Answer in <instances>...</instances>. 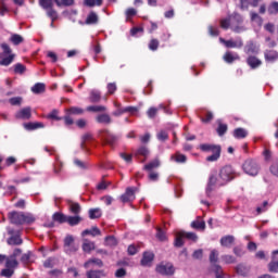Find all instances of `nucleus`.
<instances>
[{"label":"nucleus","mask_w":278,"mask_h":278,"mask_svg":"<svg viewBox=\"0 0 278 278\" xmlns=\"http://www.w3.org/2000/svg\"><path fill=\"white\" fill-rule=\"evenodd\" d=\"M237 177L238 174L235 172L232 166L226 165L222 167L218 172V187L227 186Z\"/></svg>","instance_id":"1"},{"label":"nucleus","mask_w":278,"mask_h":278,"mask_svg":"<svg viewBox=\"0 0 278 278\" xmlns=\"http://www.w3.org/2000/svg\"><path fill=\"white\" fill-rule=\"evenodd\" d=\"M200 150L205 153L212 152V155L206 156V162L213 163L220 159V154H222L220 146L203 143V144H200Z\"/></svg>","instance_id":"2"},{"label":"nucleus","mask_w":278,"mask_h":278,"mask_svg":"<svg viewBox=\"0 0 278 278\" xmlns=\"http://www.w3.org/2000/svg\"><path fill=\"white\" fill-rule=\"evenodd\" d=\"M229 17L231 22V31L240 34L247 30L244 26V18L240 13H231Z\"/></svg>","instance_id":"3"},{"label":"nucleus","mask_w":278,"mask_h":278,"mask_svg":"<svg viewBox=\"0 0 278 278\" xmlns=\"http://www.w3.org/2000/svg\"><path fill=\"white\" fill-rule=\"evenodd\" d=\"M219 257V252L216 250H212L210 254L211 269L215 273L216 278H225V273L220 265H217V261Z\"/></svg>","instance_id":"4"},{"label":"nucleus","mask_w":278,"mask_h":278,"mask_svg":"<svg viewBox=\"0 0 278 278\" xmlns=\"http://www.w3.org/2000/svg\"><path fill=\"white\" fill-rule=\"evenodd\" d=\"M18 267L17 258L8 257L5 261V268L1 270L0 275L4 278H11L15 274V269Z\"/></svg>","instance_id":"5"},{"label":"nucleus","mask_w":278,"mask_h":278,"mask_svg":"<svg viewBox=\"0 0 278 278\" xmlns=\"http://www.w3.org/2000/svg\"><path fill=\"white\" fill-rule=\"evenodd\" d=\"M155 273L163 277H172L175 275V267L170 262H161L156 265Z\"/></svg>","instance_id":"6"},{"label":"nucleus","mask_w":278,"mask_h":278,"mask_svg":"<svg viewBox=\"0 0 278 278\" xmlns=\"http://www.w3.org/2000/svg\"><path fill=\"white\" fill-rule=\"evenodd\" d=\"M242 169L249 176H256L260 172V164L255 159H248L243 162Z\"/></svg>","instance_id":"7"},{"label":"nucleus","mask_w":278,"mask_h":278,"mask_svg":"<svg viewBox=\"0 0 278 278\" xmlns=\"http://www.w3.org/2000/svg\"><path fill=\"white\" fill-rule=\"evenodd\" d=\"M99 137H101L106 146H110L112 148L116 146L119 140V136L111 132L108 129L99 130Z\"/></svg>","instance_id":"8"},{"label":"nucleus","mask_w":278,"mask_h":278,"mask_svg":"<svg viewBox=\"0 0 278 278\" xmlns=\"http://www.w3.org/2000/svg\"><path fill=\"white\" fill-rule=\"evenodd\" d=\"M78 251V247L75 244V238L71 235L63 239V252L66 255H73Z\"/></svg>","instance_id":"9"},{"label":"nucleus","mask_w":278,"mask_h":278,"mask_svg":"<svg viewBox=\"0 0 278 278\" xmlns=\"http://www.w3.org/2000/svg\"><path fill=\"white\" fill-rule=\"evenodd\" d=\"M155 254L152 251H144L143 254L141 255L140 266L150 268L153 266Z\"/></svg>","instance_id":"10"},{"label":"nucleus","mask_w":278,"mask_h":278,"mask_svg":"<svg viewBox=\"0 0 278 278\" xmlns=\"http://www.w3.org/2000/svg\"><path fill=\"white\" fill-rule=\"evenodd\" d=\"M138 191L137 187H127L125 193L122 194V203H130L136 200V192Z\"/></svg>","instance_id":"11"},{"label":"nucleus","mask_w":278,"mask_h":278,"mask_svg":"<svg viewBox=\"0 0 278 278\" xmlns=\"http://www.w3.org/2000/svg\"><path fill=\"white\" fill-rule=\"evenodd\" d=\"M8 219L11 222L12 225H17V226L23 225L24 213L17 212V211L9 212Z\"/></svg>","instance_id":"12"},{"label":"nucleus","mask_w":278,"mask_h":278,"mask_svg":"<svg viewBox=\"0 0 278 278\" xmlns=\"http://www.w3.org/2000/svg\"><path fill=\"white\" fill-rule=\"evenodd\" d=\"M215 186H219V178L216 177V173L211 174L210 179L207 180L206 190H205L207 197H211Z\"/></svg>","instance_id":"13"},{"label":"nucleus","mask_w":278,"mask_h":278,"mask_svg":"<svg viewBox=\"0 0 278 278\" xmlns=\"http://www.w3.org/2000/svg\"><path fill=\"white\" fill-rule=\"evenodd\" d=\"M8 235H11V237L8 238L7 243L9 245H22L23 244V239L18 233L15 235L14 229L8 230Z\"/></svg>","instance_id":"14"},{"label":"nucleus","mask_w":278,"mask_h":278,"mask_svg":"<svg viewBox=\"0 0 278 278\" xmlns=\"http://www.w3.org/2000/svg\"><path fill=\"white\" fill-rule=\"evenodd\" d=\"M15 117L16 119L29 121L33 117L31 109L29 106L23 108L16 113Z\"/></svg>","instance_id":"15"},{"label":"nucleus","mask_w":278,"mask_h":278,"mask_svg":"<svg viewBox=\"0 0 278 278\" xmlns=\"http://www.w3.org/2000/svg\"><path fill=\"white\" fill-rule=\"evenodd\" d=\"M23 126H24V129L26 131H35V130L45 128V123H42V122H28V123H24Z\"/></svg>","instance_id":"16"},{"label":"nucleus","mask_w":278,"mask_h":278,"mask_svg":"<svg viewBox=\"0 0 278 278\" xmlns=\"http://www.w3.org/2000/svg\"><path fill=\"white\" fill-rule=\"evenodd\" d=\"M265 62H277L278 61V52L275 49H267L264 52Z\"/></svg>","instance_id":"17"},{"label":"nucleus","mask_w":278,"mask_h":278,"mask_svg":"<svg viewBox=\"0 0 278 278\" xmlns=\"http://www.w3.org/2000/svg\"><path fill=\"white\" fill-rule=\"evenodd\" d=\"M247 64L251 70H256L262 66V60L257 59L255 55H249L247 59Z\"/></svg>","instance_id":"18"},{"label":"nucleus","mask_w":278,"mask_h":278,"mask_svg":"<svg viewBox=\"0 0 278 278\" xmlns=\"http://www.w3.org/2000/svg\"><path fill=\"white\" fill-rule=\"evenodd\" d=\"M96 122L101 125H111L112 117L108 113H101L96 116Z\"/></svg>","instance_id":"19"},{"label":"nucleus","mask_w":278,"mask_h":278,"mask_svg":"<svg viewBox=\"0 0 278 278\" xmlns=\"http://www.w3.org/2000/svg\"><path fill=\"white\" fill-rule=\"evenodd\" d=\"M15 60V54L4 55L0 53V66H10Z\"/></svg>","instance_id":"20"},{"label":"nucleus","mask_w":278,"mask_h":278,"mask_svg":"<svg viewBox=\"0 0 278 278\" xmlns=\"http://www.w3.org/2000/svg\"><path fill=\"white\" fill-rule=\"evenodd\" d=\"M170 161H174L177 164H186L187 156L179 151H176L174 154L170 155Z\"/></svg>","instance_id":"21"},{"label":"nucleus","mask_w":278,"mask_h":278,"mask_svg":"<svg viewBox=\"0 0 278 278\" xmlns=\"http://www.w3.org/2000/svg\"><path fill=\"white\" fill-rule=\"evenodd\" d=\"M235 61H240V56L238 53H232V52H225L224 54V62L228 64H232Z\"/></svg>","instance_id":"22"},{"label":"nucleus","mask_w":278,"mask_h":278,"mask_svg":"<svg viewBox=\"0 0 278 278\" xmlns=\"http://www.w3.org/2000/svg\"><path fill=\"white\" fill-rule=\"evenodd\" d=\"M68 211H71L72 214L78 215L81 213V206L77 202H73L71 200L67 201Z\"/></svg>","instance_id":"23"},{"label":"nucleus","mask_w":278,"mask_h":278,"mask_svg":"<svg viewBox=\"0 0 278 278\" xmlns=\"http://www.w3.org/2000/svg\"><path fill=\"white\" fill-rule=\"evenodd\" d=\"M235 243V237L233 236H226L222 237L219 240V244L224 248H231V245Z\"/></svg>","instance_id":"24"},{"label":"nucleus","mask_w":278,"mask_h":278,"mask_svg":"<svg viewBox=\"0 0 278 278\" xmlns=\"http://www.w3.org/2000/svg\"><path fill=\"white\" fill-rule=\"evenodd\" d=\"M68 216H66L62 212H55L52 216L54 223H59L60 225L66 224V219Z\"/></svg>","instance_id":"25"},{"label":"nucleus","mask_w":278,"mask_h":278,"mask_svg":"<svg viewBox=\"0 0 278 278\" xmlns=\"http://www.w3.org/2000/svg\"><path fill=\"white\" fill-rule=\"evenodd\" d=\"M87 278H105L106 274L104 270H88L86 273Z\"/></svg>","instance_id":"26"},{"label":"nucleus","mask_w":278,"mask_h":278,"mask_svg":"<svg viewBox=\"0 0 278 278\" xmlns=\"http://www.w3.org/2000/svg\"><path fill=\"white\" fill-rule=\"evenodd\" d=\"M83 218L81 216H67L65 224L68 226L75 227L81 223Z\"/></svg>","instance_id":"27"},{"label":"nucleus","mask_w":278,"mask_h":278,"mask_svg":"<svg viewBox=\"0 0 278 278\" xmlns=\"http://www.w3.org/2000/svg\"><path fill=\"white\" fill-rule=\"evenodd\" d=\"M85 23H86V25H96L97 23H99V15H97V13L91 11L87 15V18H86Z\"/></svg>","instance_id":"28"},{"label":"nucleus","mask_w":278,"mask_h":278,"mask_svg":"<svg viewBox=\"0 0 278 278\" xmlns=\"http://www.w3.org/2000/svg\"><path fill=\"white\" fill-rule=\"evenodd\" d=\"M160 166H161L160 160L155 159V160H153L150 163L144 165V170L154 172V169L160 168Z\"/></svg>","instance_id":"29"},{"label":"nucleus","mask_w":278,"mask_h":278,"mask_svg":"<svg viewBox=\"0 0 278 278\" xmlns=\"http://www.w3.org/2000/svg\"><path fill=\"white\" fill-rule=\"evenodd\" d=\"M67 116H81L84 114L83 108L72 106L66 110Z\"/></svg>","instance_id":"30"},{"label":"nucleus","mask_w":278,"mask_h":278,"mask_svg":"<svg viewBox=\"0 0 278 278\" xmlns=\"http://www.w3.org/2000/svg\"><path fill=\"white\" fill-rule=\"evenodd\" d=\"M92 140H93V135L90 132H86L83 136V141L80 142V149H83V151H87V142Z\"/></svg>","instance_id":"31"},{"label":"nucleus","mask_w":278,"mask_h":278,"mask_svg":"<svg viewBox=\"0 0 278 278\" xmlns=\"http://www.w3.org/2000/svg\"><path fill=\"white\" fill-rule=\"evenodd\" d=\"M58 8H71L75 4V0H54Z\"/></svg>","instance_id":"32"},{"label":"nucleus","mask_w":278,"mask_h":278,"mask_svg":"<svg viewBox=\"0 0 278 278\" xmlns=\"http://www.w3.org/2000/svg\"><path fill=\"white\" fill-rule=\"evenodd\" d=\"M247 136H248V131L242 127H238L233 130V137L236 139H245Z\"/></svg>","instance_id":"33"},{"label":"nucleus","mask_w":278,"mask_h":278,"mask_svg":"<svg viewBox=\"0 0 278 278\" xmlns=\"http://www.w3.org/2000/svg\"><path fill=\"white\" fill-rule=\"evenodd\" d=\"M46 91L45 83H36L35 86L31 87V92L35 94H40Z\"/></svg>","instance_id":"34"},{"label":"nucleus","mask_w":278,"mask_h":278,"mask_svg":"<svg viewBox=\"0 0 278 278\" xmlns=\"http://www.w3.org/2000/svg\"><path fill=\"white\" fill-rule=\"evenodd\" d=\"M86 111L92 113H102L108 111V108L103 105H90L86 108Z\"/></svg>","instance_id":"35"},{"label":"nucleus","mask_w":278,"mask_h":278,"mask_svg":"<svg viewBox=\"0 0 278 278\" xmlns=\"http://www.w3.org/2000/svg\"><path fill=\"white\" fill-rule=\"evenodd\" d=\"M90 235L92 237L101 236V230L97 226H92L91 229H86L83 231V236Z\"/></svg>","instance_id":"36"},{"label":"nucleus","mask_w":278,"mask_h":278,"mask_svg":"<svg viewBox=\"0 0 278 278\" xmlns=\"http://www.w3.org/2000/svg\"><path fill=\"white\" fill-rule=\"evenodd\" d=\"M62 170H63V162L60 161L59 156H55V162L53 165V173H54V175H60V173H62Z\"/></svg>","instance_id":"37"},{"label":"nucleus","mask_w":278,"mask_h":278,"mask_svg":"<svg viewBox=\"0 0 278 278\" xmlns=\"http://www.w3.org/2000/svg\"><path fill=\"white\" fill-rule=\"evenodd\" d=\"M150 155V151H149V148L144 147V146H141L137 152H135V156H143L144 160L148 159V156Z\"/></svg>","instance_id":"38"},{"label":"nucleus","mask_w":278,"mask_h":278,"mask_svg":"<svg viewBox=\"0 0 278 278\" xmlns=\"http://www.w3.org/2000/svg\"><path fill=\"white\" fill-rule=\"evenodd\" d=\"M101 216H102V211L99 207L89 210V218L91 220L99 219L101 218Z\"/></svg>","instance_id":"39"},{"label":"nucleus","mask_w":278,"mask_h":278,"mask_svg":"<svg viewBox=\"0 0 278 278\" xmlns=\"http://www.w3.org/2000/svg\"><path fill=\"white\" fill-rule=\"evenodd\" d=\"M92 264L97 265L99 268L103 266V262L100 258H91L85 262L84 267L88 269Z\"/></svg>","instance_id":"40"},{"label":"nucleus","mask_w":278,"mask_h":278,"mask_svg":"<svg viewBox=\"0 0 278 278\" xmlns=\"http://www.w3.org/2000/svg\"><path fill=\"white\" fill-rule=\"evenodd\" d=\"M27 71V67H25L22 63H16L13 65V72L16 75H23Z\"/></svg>","instance_id":"41"},{"label":"nucleus","mask_w":278,"mask_h":278,"mask_svg":"<svg viewBox=\"0 0 278 278\" xmlns=\"http://www.w3.org/2000/svg\"><path fill=\"white\" fill-rule=\"evenodd\" d=\"M184 239L191 240L192 242L198 241V236L195 232H187V231H180L179 232Z\"/></svg>","instance_id":"42"},{"label":"nucleus","mask_w":278,"mask_h":278,"mask_svg":"<svg viewBox=\"0 0 278 278\" xmlns=\"http://www.w3.org/2000/svg\"><path fill=\"white\" fill-rule=\"evenodd\" d=\"M89 101L91 103H99L101 101V92L92 90L90 92Z\"/></svg>","instance_id":"43"},{"label":"nucleus","mask_w":278,"mask_h":278,"mask_svg":"<svg viewBox=\"0 0 278 278\" xmlns=\"http://www.w3.org/2000/svg\"><path fill=\"white\" fill-rule=\"evenodd\" d=\"M267 268L269 269V273L278 274V261L275 260V256H273V261L267 265Z\"/></svg>","instance_id":"44"},{"label":"nucleus","mask_w":278,"mask_h":278,"mask_svg":"<svg viewBox=\"0 0 278 278\" xmlns=\"http://www.w3.org/2000/svg\"><path fill=\"white\" fill-rule=\"evenodd\" d=\"M219 27H222L224 30H228L229 28L231 29V20L228 15V18H222L219 21Z\"/></svg>","instance_id":"45"},{"label":"nucleus","mask_w":278,"mask_h":278,"mask_svg":"<svg viewBox=\"0 0 278 278\" xmlns=\"http://www.w3.org/2000/svg\"><path fill=\"white\" fill-rule=\"evenodd\" d=\"M53 2L54 0H38V4H40V8L43 10L53 9Z\"/></svg>","instance_id":"46"},{"label":"nucleus","mask_w":278,"mask_h":278,"mask_svg":"<svg viewBox=\"0 0 278 278\" xmlns=\"http://www.w3.org/2000/svg\"><path fill=\"white\" fill-rule=\"evenodd\" d=\"M267 13H269V15H277L278 14V2L274 1L269 4V7H267Z\"/></svg>","instance_id":"47"},{"label":"nucleus","mask_w":278,"mask_h":278,"mask_svg":"<svg viewBox=\"0 0 278 278\" xmlns=\"http://www.w3.org/2000/svg\"><path fill=\"white\" fill-rule=\"evenodd\" d=\"M96 249V244L92 241H86L83 244V250L85 253H90Z\"/></svg>","instance_id":"48"},{"label":"nucleus","mask_w":278,"mask_h":278,"mask_svg":"<svg viewBox=\"0 0 278 278\" xmlns=\"http://www.w3.org/2000/svg\"><path fill=\"white\" fill-rule=\"evenodd\" d=\"M10 41L14 45V46H18L22 42H24V39L21 35L18 34H13L10 38Z\"/></svg>","instance_id":"49"},{"label":"nucleus","mask_w":278,"mask_h":278,"mask_svg":"<svg viewBox=\"0 0 278 278\" xmlns=\"http://www.w3.org/2000/svg\"><path fill=\"white\" fill-rule=\"evenodd\" d=\"M156 239L161 242L167 240L166 232L161 227H156Z\"/></svg>","instance_id":"50"},{"label":"nucleus","mask_w":278,"mask_h":278,"mask_svg":"<svg viewBox=\"0 0 278 278\" xmlns=\"http://www.w3.org/2000/svg\"><path fill=\"white\" fill-rule=\"evenodd\" d=\"M227 130H228V126H227V124H224V123H219V124H218V127H217V129H216L217 135H218L219 137L225 136L226 132H227Z\"/></svg>","instance_id":"51"},{"label":"nucleus","mask_w":278,"mask_h":278,"mask_svg":"<svg viewBox=\"0 0 278 278\" xmlns=\"http://www.w3.org/2000/svg\"><path fill=\"white\" fill-rule=\"evenodd\" d=\"M191 227L193 229L204 230L205 229V222H203V220H194V222L191 223Z\"/></svg>","instance_id":"52"},{"label":"nucleus","mask_w":278,"mask_h":278,"mask_svg":"<svg viewBox=\"0 0 278 278\" xmlns=\"http://www.w3.org/2000/svg\"><path fill=\"white\" fill-rule=\"evenodd\" d=\"M47 11V15L52 20V22H55L58 20V11L53 8L45 9Z\"/></svg>","instance_id":"53"},{"label":"nucleus","mask_w":278,"mask_h":278,"mask_svg":"<svg viewBox=\"0 0 278 278\" xmlns=\"http://www.w3.org/2000/svg\"><path fill=\"white\" fill-rule=\"evenodd\" d=\"M35 220L36 218L33 215L23 213V225H31Z\"/></svg>","instance_id":"54"},{"label":"nucleus","mask_w":278,"mask_h":278,"mask_svg":"<svg viewBox=\"0 0 278 278\" xmlns=\"http://www.w3.org/2000/svg\"><path fill=\"white\" fill-rule=\"evenodd\" d=\"M108 247H117L118 242L116 237L109 236L104 239Z\"/></svg>","instance_id":"55"},{"label":"nucleus","mask_w":278,"mask_h":278,"mask_svg":"<svg viewBox=\"0 0 278 278\" xmlns=\"http://www.w3.org/2000/svg\"><path fill=\"white\" fill-rule=\"evenodd\" d=\"M0 47L2 50V52L0 54L14 55V53H12V49L10 48V46L8 43H1Z\"/></svg>","instance_id":"56"},{"label":"nucleus","mask_w":278,"mask_h":278,"mask_svg":"<svg viewBox=\"0 0 278 278\" xmlns=\"http://www.w3.org/2000/svg\"><path fill=\"white\" fill-rule=\"evenodd\" d=\"M159 47H160V40H157L156 38H152L149 43L150 51H156Z\"/></svg>","instance_id":"57"},{"label":"nucleus","mask_w":278,"mask_h":278,"mask_svg":"<svg viewBox=\"0 0 278 278\" xmlns=\"http://www.w3.org/2000/svg\"><path fill=\"white\" fill-rule=\"evenodd\" d=\"M85 4L89 8L101 7L102 0H85Z\"/></svg>","instance_id":"58"},{"label":"nucleus","mask_w":278,"mask_h":278,"mask_svg":"<svg viewBox=\"0 0 278 278\" xmlns=\"http://www.w3.org/2000/svg\"><path fill=\"white\" fill-rule=\"evenodd\" d=\"M48 119L51 121H62V117H59V111L58 110H53L52 112H50L47 116Z\"/></svg>","instance_id":"59"},{"label":"nucleus","mask_w":278,"mask_h":278,"mask_svg":"<svg viewBox=\"0 0 278 278\" xmlns=\"http://www.w3.org/2000/svg\"><path fill=\"white\" fill-rule=\"evenodd\" d=\"M270 174L278 177V160L274 161L269 167Z\"/></svg>","instance_id":"60"},{"label":"nucleus","mask_w":278,"mask_h":278,"mask_svg":"<svg viewBox=\"0 0 278 278\" xmlns=\"http://www.w3.org/2000/svg\"><path fill=\"white\" fill-rule=\"evenodd\" d=\"M156 138L159 141L165 142L166 140H168V134L165 130H161L157 132Z\"/></svg>","instance_id":"61"},{"label":"nucleus","mask_w":278,"mask_h":278,"mask_svg":"<svg viewBox=\"0 0 278 278\" xmlns=\"http://www.w3.org/2000/svg\"><path fill=\"white\" fill-rule=\"evenodd\" d=\"M157 111H160L159 108H150L149 111H147V116H149L150 119L155 118Z\"/></svg>","instance_id":"62"},{"label":"nucleus","mask_w":278,"mask_h":278,"mask_svg":"<svg viewBox=\"0 0 278 278\" xmlns=\"http://www.w3.org/2000/svg\"><path fill=\"white\" fill-rule=\"evenodd\" d=\"M222 260L225 264H235L236 263L235 256H231V255H224V256H222Z\"/></svg>","instance_id":"63"},{"label":"nucleus","mask_w":278,"mask_h":278,"mask_svg":"<svg viewBox=\"0 0 278 278\" xmlns=\"http://www.w3.org/2000/svg\"><path fill=\"white\" fill-rule=\"evenodd\" d=\"M160 179V174L157 172H149V180L155 182Z\"/></svg>","instance_id":"64"}]
</instances>
